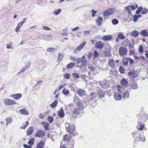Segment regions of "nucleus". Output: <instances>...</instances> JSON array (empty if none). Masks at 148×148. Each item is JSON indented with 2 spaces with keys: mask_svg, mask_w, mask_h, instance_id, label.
I'll list each match as a JSON object with an SVG mask.
<instances>
[{
  "mask_svg": "<svg viewBox=\"0 0 148 148\" xmlns=\"http://www.w3.org/2000/svg\"><path fill=\"white\" fill-rule=\"evenodd\" d=\"M65 126L67 132L71 134H73L75 129V125L73 124H71L66 122Z\"/></svg>",
  "mask_w": 148,
  "mask_h": 148,
  "instance_id": "nucleus-1",
  "label": "nucleus"
},
{
  "mask_svg": "<svg viewBox=\"0 0 148 148\" xmlns=\"http://www.w3.org/2000/svg\"><path fill=\"white\" fill-rule=\"evenodd\" d=\"M116 10L114 8H110L104 12L103 14L104 16H106L112 14Z\"/></svg>",
  "mask_w": 148,
  "mask_h": 148,
  "instance_id": "nucleus-2",
  "label": "nucleus"
},
{
  "mask_svg": "<svg viewBox=\"0 0 148 148\" xmlns=\"http://www.w3.org/2000/svg\"><path fill=\"white\" fill-rule=\"evenodd\" d=\"M100 84V87L103 89H106L109 87V81L107 80L101 81Z\"/></svg>",
  "mask_w": 148,
  "mask_h": 148,
  "instance_id": "nucleus-3",
  "label": "nucleus"
},
{
  "mask_svg": "<svg viewBox=\"0 0 148 148\" xmlns=\"http://www.w3.org/2000/svg\"><path fill=\"white\" fill-rule=\"evenodd\" d=\"M3 101L5 105H12L16 103V102L14 100L8 98L4 99Z\"/></svg>",
  "mask_w": 148,
  "mask_h": 148,
  "instance_id": "nucleus-4",
  "label": "nucleus"
},
{
  "mask_svg": "<svg viewBox=\"0 0 148 148\" xmlns=\"http://www.w3.org/2000/svg\"><path fill=\"white\" fill-rule=\"evenodd\" d=\"M119 53L121 56H124L127 53V50L126 48L121 47L119 49Z\"/></svg>",
  "mask_w": 148,
  "mask_h": 148,
  "instance_id": "nucleus-5",
  "label": "nucleus"
},
{
  "mask_svg": "<svg viewBox=\"0 0 148 148\" xmlns=\"http://www.w3.org/2000/svg\"><path fill=\"white\" fill-rule=\"evenodd\" d=\"M86 44V42H84L80 45L78 46L74 51L75 53H77L78 52L80 51L84 47Z\"/></svg>",
  "mask_w": 148,
  "mask_h": 148,
  "instance_id": "nucleus-6",
  "label": "nucleus"
},
{
  "mask_svg": "<svg viewBox=\"0 0 148 148\" xmlns=\"http://www.w3.org/2000/svg\"><path fill=\"white\" fill-rule=\"evenodd\" d=\"M45 133L41 130H39L37 131L35 134L36 137H43L45 135Z\"/></svg>",
  "mask_w": 148,
  "mask_h": 148,
  "instance_id": "nucleus-7",
  "label": "nucleus"
},
{
  "mask_svg": "<svg viewBox=\"0 0 148 148\" xmlns=\"http://www.w3.org/2000/svg\"><path fill=\"white\" fill-rule=\"evenodd\" d=\"M89 98L92 99H93L95 102H96L97 100L98 99V97L97 94L95 92L91 93L89 96Z\"/></svg>",
  "mask_w": 148,
  "mask_h": 148,
  "instance_id": "nucleus-8",
  "label": "nucleus"
},
{
  "mask_svg": "<svg viewBox=\"0 0 148 148\" xmlns=\"http://www.w3.org/2000/svg\"><path fill=\"white\" fill-rule=\"evenodd\" d=\"M103 44L101 41L97 42L95 44V47L100 49H102L103 48Z\"/></svg>",
  "mask_w": 148,
  "mask_h": 148,
  "instance_id": "nucleus-9",
  "label": "nucleus"
},
{
  "mask_svg": "<svg viewBox=\"0 0 148 148\" xmlns=\"http://www.w3.org/2000/svg\"><path fill=\"white\" fill-rule=\"evenodd\" d=\"M22 94L21 93L15 94L11 95L10 97H13V98L18 100L22 97Z\"/></svg>",
  "mask_w": 148,
  "mask_h": 148,
  "instance_id": "nucleus-10",
  "label": "nucleus"
},
{
  "mask_svg": "<svg viewBox=\"0 0 148 148\" xmlns=\"http://www.w3.org/2000/svg\"><path fill=\"white\" fill-rule=\"evenodd\" d=\"M114 99L116 100H120L122 98V97L119 92H117L114 93Z\"/></svg>",
  "mask_w": 148,
  "mask_h": 148,
  "instance_id": "nucleus-11",
  "label": "nucleus"
},
{
  "mask_svg": "<svg viewBox=\"0 0 148 148\" xmlns=\"http://www.w3.org/2000/svg\"><path fill=\"white\" fill-rule=\"evenodd\" d=\"M121 83L122 86L127 87L128 85V83L127 81L125 79H123L121 81Z\"/></svg>",
  "mask_w": 148,
  "mask_h": 148,
  "instance_id": "nucleus-12",
  "label": "nucleus"
},
{
  "mask_svg": "<svg viewBox=\"0 0 148 148\" xmlns=\"http://www.w3.org/2000/svg\"><path fill=\"white\" fill-rule=\"evenodd\" d=\"M58 115L61 118H62L64 117L65 113L62 109H61L58 112Z\"/></svg>",
  "mask_w": 148,
  "mask_h": 148,
  "instance_id": "nucleus-13",
  "label": "nucleus"
},
{
  "mask_svg": "<svg viewBox=\"0 0 148 148\" xmlns=\"http://www.w3.org/2000/svg\"><path fill=\"white\" fill-rule=\"evenodd\" d=\"M112 38V36L110 35H105L103 37L102 39L105 41H109L111 40Z\"/></svg>",
  "mask_w": 148,
  "mask_h": 148,
  "instance_id": "nucleus-14",
  "label": "nucleus"
},
{
  "mask_svg": "<svg viewBox=\"0 0 148 148\" xmlns=\"http://www.w3.org/2000/svg\"><path fill=\"white\" fill-rule=\"evenodd\" d=\"M104 92L101 89H100L98 91V95L99 98L101 99L104 97Z\"/></svg>",
  "mask_w": 148,
  "mask_h": 148,
  "instance_id": "nucleus-15",
  "label": "nucleus"
},
{
  "mask_svg": "<svg viewBox=\"0 0 148 148\" xmlns=\"http://www.w3.org/2000/svg\"><path fill=\"white\" fill-rule=\"evenodd\" d=\"M19 111L21 114L24 115H28L29 114L28 112L25 109L23 108L20 109L19 110Z\"/></svg>",
  "mask_w": 148,
  "mask_h": 148,
  "instance_id": "nucleus-16",
  "label": "nucleus"
},
{
  "mask_svg": "<svg viewBox=\"0 0 148 148\" xmlns=\"http://www.w3.org/2000/svg\"><path fill=\"white\" fill-rule=\"evenodd\" d=\"M141 35L144 36H148V32L147 30L146 29L142 30L140 32Z\"/></svg>",
  "mask_w": 148,
  "mask_h": 148,
  "instance_id": "nucleus-17",
  "label": "nucleus"
},
{
  "mask_svg": "<svg viewBox=\"0 0 148 148\" xmlns=\"http://www.w3.org/2000/svg\"><path fill=\"white\" fill-rule=\"evenodd\" d=\"M109 65L112 68H114L115 66V62L113 59H110L108 62Z\"/></svg>",
  "mask_w": 148,
  "mask_h": 148,
  "instance_id": "nucleus-18",
  "label": "nucleus"
},
{
  "mask_svg": "<svg viewBox=\"0 0 148 148\" xmlns=\"http://www.w3.org/2000/svg\"><path fill=\"white\" fill-rule=\"evenodd\" d=\"M41 124L43 125L45 130H48L49 129V124L48 123L45 122H42L41 123Z\"/></svg>",
  "mask_w": 148,
  "mask_h": 148,
  "instance_id": "nucleus-19",
  "label": "nucleus"
},
{
  "mask_svg": "<svg viewBox=\"0 0 148 148\" xmlns=\"http://www.w3.org/2000/svg\"><path fill=\"white\" fill-rule=\"evenodd\" d=\"M103 20V18L101 17H98V18L96 21V23L98 26H99L101 24V22Z\"/></svg>",
  "mask_w": 148,
  "mask_h": 148,
  "instance_id": "nucleus-20",
  "label": "nucleus"
},
{
  "mask_svg": "<svg viewBox=\"0 0 148 148\" xmlns=\"http://www.w3.org/2000/svg\"><path fill=\"white\" fill-rule=\"evenodd\" d=\"M33 129L32 127H31L28 128L27 131V135H31L33 131Z\"/></svg>",
  "mask_w": 148,
  "mask_h": 148,
  "instance_id": "nucleus-21",
  "label": "nucleus"
},
{
  "mask_svg": "<svg viewBox=\"0 0 148 148\" xmlns=\"http://www.w3.org/2000/svg\"><path fill=\"white\" fill-rule=\"evenodd\" d=\"M77 106L79 109L82 110L84 108V106L83 105V103L81 101H79L77 103Z\"/></svg>",
  "mask_w": 148,
  "mask_h": 148,
  "instance_id": "nucleus-22",
  "label": "nucleus"
},
{
  "mask_svg": "<svg viewBox=\"0 0 148 148\" xmlns=\"http://www.w3.org/2000/svg\"><path fill=\"white\" fill-rule=\"evenodd\" d=\"M6 121V126L9 124H10L12 121V119L11 117H7L5 119Z\"/></svg>",
  "mask_w": 148,
  "mask_h": 148,
  "instance_id": "nucleus-23",
  "label": "nucleus"
},
{
  "mask_svg": "<svg viewBox=\"0 0 148 148\" xmlns=\"http://www.w3.org/2000/svg\"><path fill=\"white\" fill-rule=\"evenodd\" d=\"M77 93L80 96L83 97L85 95V92L84 90L80 89L77 91Z\"/></svg>",
  "mask_w": 148,
  "mask_h": 148,
  "instance_id": "nucleus-24",
  "label": "nucleus"
},
{
  "mask_svg": "<svg viewBox=\"0 0 148 148\" xmlns=\"http://www.w3.org/2000/svg\"><path fill=\"white\" fill-rule=\"evenodd\" d=\"M75 64V63L74 62H71L66 66V68L68 69L72 68L74 66Z\"/></svg>",
  "mask_w": 148,
  "mask_h": 148,
  "instance_id": "nucleus-25",
  "label": "nucleus"
},
{
  "mask_svg": "<svg viewBox=\"0 0 148 148\" xmlns=\"http://www.w3.org/2000/svg\"><path fill=\"white\" fill-rule=\"evenodd\" d=\"M130 95L129 92L128 91H126L124 92L123 97L124 99H127Z\"/></svg>",
  "mask_w": 148,
  "mask_h": 148,
  "instance_id": "nucleus-26",
  "label": "nucleus"
},
{
  "mask_svg": "<svg viewBox=\"0 0 148 148\" xmlns=\"http://www.w3.org/2000/svg\"><path fill=\"white\" fill-rule=\"evenodd\" d=\"M29 68V66L28 65H26L24 66L22 68L21 71L18 73V74L21 73H23L25 70Z\"/></svg>",
  "mask_w": 148,
  "mask_h": 148,
  "instance_id": "nucleus-27",
  "label": "nucleus"
},
{
  "mask_svg": "<svg viewBox=\"0 0 148 148\" xmlns=\"http://www.w3.org/2000/svg\"><path fill=\"white\" fill-rule=\"evenodd\" d=\"M138 31L135 30L133 31L131 33V34L132 36L134 37H137L138 35Z\"/></svg>",
  "mask_w": 148,
  "mask_h": 148,
  "instance_id": "nucleus-28",
  "label": "nucleus"
},
{
  "mask_svg": "<svg viewBox=\"0 0 148 148\" xmlns=\"http://www.w3.org/2000/svg\"><path fill=\"white\" fill-rule=\"evenodd\" d=\"M111 54L110 51L108 49H106L105 51L104 55L105 56H109Z\"/></svg>",
  "mask_w": 148,
  "mask_h": 148,
  "instance_id": "nucleus-29",
  "label": "nucleus"
},
{
  "mask_svg": "<svg viewBox=\"0 0 148 148\" xmlns=\"http://www.w3.org/2000/svg\"><path fill=\"white\" fill-rule=\"evenodd\" d=\"M141 16V15H136L134 14L133 16V21L134 22H136L138 19L140 18Z\"/></svg>",
  "mask_w": 148,
  "mask_h": 148,
  "instance_id": "nucleus-30",
  "label": "nucleus"
},
{
  "mask_svg": "<svg viewBox=\"0 0 148 148\" xmlns=\"http://www.w3.org/2000/svg\"><path fill=\"white\" fill-rule=\"evenodd\" d=\"M45 143L43 141H41L37 144L36 146V148H43V146Z\"/></svg>",
  "mask_w": 148,
  "mask_h": 148,
  "instance_id": "nucleus-31",
  "label": "nucleus"
},
{
  "mask_svg": "<svg viewBox=\"0 0 148 148\" xmlns=\"http://www.w3.org/2000/svg\"><path fill=\"white\" fill-rule=\"evenodd\" d=\"M129 61V58H124L122 60V62L123 64L125 65H126L128 64V61Z\"/></svg>",
  "mask_w": 148,
  "mask_h": 148,
  "instance_id": "nucleus-32",
  "label": "nucleus"
},
{
  "mask_svg": "<svg viewBox=\"0 0 148 148\" xmlns=\"http://www.w3.org/2000/svg\"><path fill=\"white\" fill-rule=\"evenodd\" d=\"M129 43L128 40V39H126L124 40L122 44L123 46L127 47V46Z\"/></svg>",
  "mask_w": 148,
  "mask_h": 148,
  "instance_id": "nucleus-33",
  "label": "nucleus"
},
{
  "mask_svg": "<svg viewBox=\"0 0 148 148\" xmlns=\"http://www.w3.org/2000/svg\"><path fill=\"white\" fill-rule=\"evenodd\" d=\"M58 102L57 101H55L53 103H51L50 105V107L52 108H55L56 107L58 104Z\"/></svg>",
  "mask_w": 148,
  "mask_h": 148,
  "instance_id": "nucleus-34",
  "label": "nucleus"
},
{
  "mask_svg": "<svg viewBox=\"0 0 148 148\" xmlns=\"http://www.w3.org/2000/svg\"><path fill=\"white\" fill-rule=\"evenodd\" d=\"M62 10L61 9H58L55 10L54 11V13L56 15L59 14L61 12Z\"/></svg>",
  "mask_w": 148,
  "mask_h": 148,
  "instance_id": "nucleus-35",
  "label": "nucleus"
},
{
  "mask_svg": "<svg viewBox=\"0 0 148 148\" xmlns=\"http://www.w3.org/2000/svg\"><path fill=\"white\" fill-rule=\"evenodd\" d=\"M57 50V49L54 48H49L47 49V51L49 52L53 53Z\"/></svg>",
  "mask_w": 148,
  "mask_h": 148,
  "instance_id": "nucleus-36",
  "label": "nucleus"
},
{
  "mask_svg": "<svg viewBox=\"0 0 148 148\" xmlns=\"http://www.w3.org/2000/svg\"><path fill=\"white\" fill-rule=\"evenodd\" d=\"M118 37L121 39H124L125 38V37L123 35L122 33H120L118 34Z\"/></svg>",
  "mask_w": 148,
  "mask_h": 148,
  "instance_id": "nucleus-37",
  "label": "nucleus"
},
{
  "mask_svg": "<svg viewBox=\"0 0 148 148\" xmlns=\"http://www.w3.org/2000/svg\"><path fill=\"white\" fill-rule=\"evenodd\" d=\"M144 127V125L141 123H139V126H138V129L140 131L142 130Z\"/></svg>",
  "mask_w": 148,
  "mask_h": 148,
  "instance_id": "nucleus-38",
  "label": "nucleus"
},
{
  "mask_svg": "<svg viewBox=\"0 0 148 148\" xmlns=\"http://www.w3.org/2000/svg\"><path fill=\"white\" fill-rule=\"evenodd\" d=\"M63 58V56L62 54H61L60 53H59L58 54V59L59 62L61 61L62 60Z\"/></svg>",
  "mask_w": 148,
  "mask_h": 148,
  "instance_id": "nucleus-39",
  "label": "nucleus"
},
{
  "mask_svg": "<svg viewBox=\"0 0 148 148\" xmlns=\"http://www.w3.org/2000/svg\"><path fill=\"white\" fill-rule=\"evenodd\" d=\"M148 12V9L145 8H142V14H145L147 13Z\"/></svg>",
  "mask_w": 148,
  "mask_h": 148,
  "instance_id": "nucleus-40",
  "label": "nucleus"
},
{
  "mask_svg": "<svg viewBox=\"0 0 148 148\" xmlns=\"http://www.w3.org/2000/svg\"><path fill=\"white\" fill-rule=\"evenodd\" d=\"M70 74L69 73L65 74L63 75V77L65 79H69L70 78Z\"/></svg>",
  "mask_w": 148,
  "mask_h": 148,
  "instance_id": "nucleus-41",
  "label": "nucleus"
},
{
  "mask_svg": "<svg viewBox=\"0 0 148 148\" xmlns=\"http://www.w3.org/2000/svg\"><path fill=\"white\" fill-rule=\"evenodd\" d=\"M47 119L49 123L51 124L53 121L54 119L52 116H49L48 117Z\"/></svg>",
  "mask_w": 148,
  "mask_h": 148,
  "instance_id": "nucleus-42",
  "label": "nucleus"
},
{
  "mask_svg": "<svg viewBox=\"0 0 148 148\" xmlns=\"http://www.w3.org/2000/svg\"><path fill=\"white\" fill-rule=\"evenodd\" d=\"M62 93L65 95L69 94V92L68 90L64 89L62 90Z\"/></svg>",
  "mask_w": 148,
  "mask_h": 148,
  "instance_id": "nucleus-43",
  "label": "nucleus"
},
{
  "mask_svg": "<svg viewBox=\"0 0 148 148\" xmlns=\"http://www.w3.org/2000/svg\"><path fill=\"white\" fill-rule=\"evenodd\" d=\"M131 88L133 89H136L138 88L136 82H133V84L132 85Z\"/></svg>",
  "mask_w": 148,
  "mask_h": 148,
  "instance_id": "nucleus-44",
  "label": "nucleus"
},
{
  "mask_svg": "<svg viewBox=\"0 0 148 148\" xmlns=\"http://www.w3.org/2000/svg\"><path fill=\"white\" fill-rule=\"evenodd\" d=\"M34 138H31L28 142V144L29 145H32L34 144Z\"/></svg>",
  "mask_w": 148,
  "mask_h": 148,
  "instance_id": "nucleus-45",
  "label": "nucleus"
},
{
  "mask_svg": "<svg viewBox=\"0 0 148 148\" xmlns=\"http://www.w3.org/2000/svg\"><path fill=\"white\" fill-rule=\"evenodd\" d=\"M131 8L133 10H134L138 8V5L137 4H134L132 5H130Z\"/></svg>",
  "mask_w": 148,
  "mask_h": 148,
  "instance_id": "nucleus-46",
  "label": "nucleus"
},
{
  "mask_svg": "<svg viewBox=\"0 0 148 148\" xmlns=\"http://www.w3.org/2000/svg\"><path fill=\"white\" fill-rule=\"evenodd\" d=\"M142 7L141 6L139 8H138L136 11L135 12L136 14H139L140 12L142 10Z\"/></svg>",
  "mask_w": 148,
  "mask_h": 148,
  "instance_id": "nucleus-47",
  "label": "nucleus"
},
{
  "mask_svg": "<svg viewBox=\"0 0 148 148\" xmlns=\"http://www.w3.org/2000/svg\"><path fill=\"white\" fill-rule=\"evenodd\" d=\"M87 62L86 60H84L82 61L81 62V66H85L87 65Z\"/></svg>",
  "mask_w": 148,
  "mask_h": 148,
  "instance_id": "nucleus-48",
  "label": "nucleus"
},
{
  "mask_svg": "<svg viewBox=\"0 0 148 148\" xmlns=\"http://www.w3.org/2000/svg\"><path fill=\"white\" fill-rule=\"evenodd\" d=\"M139 138L140 139V140L141 141H145V137L143 135H140Z\"/></svg>",
  "mask_w": 148,
  "mask_h": 148,
  "instance_id": "nucleus-49",
  "label": "nucleus"
},
{
  "mask_svg": "<svg viewBox=\"0 0 148 148\" xmlns=\"http://www.w3.org/2000/svg\"><path fill=\"white\" fill-rule=\"evenodd\" d=\"M29 124V122L27 121H26L25 124L23 126H21L20 128L21 129H25Z\"/></svg>",
  "mask_w": 148,
  "mask_h": 148,
  "instance_id": "nucleus-50",
  "label": "nucleus"
},
{
  "mask_svg": "<svg viewBox=\"0 0 148 148\" xmlns=\"http://www.w3.org/2000/svg\"><path fill=\"white\" fill-rule=\"evenodd\" d=\"M72 75L74 78L78 79L79 78V76L77 73H74L72 74Z\"/></svg>",
  "mask_w": 148,
  "mask_h": 148,
  "instance_id": "nucleus-51",
  "label": "nucleus"
},
{
  "mask_svg": "<svg viewBox=\"0 0 148 148\" xmlns=\"http://www.w3.org/2000/svg\"><path fill=\"white\" fill-rule=\"evenodd\" d=\"M118 21L116 19H114L112 21V23L113 25H116L118 23Z\"/></svg>",
  "mask_w": 148,
  "mask_h": 148,
  "instance_id": "nucleus-52",
  "label": "nucleus"
},
{
  "mask_svg": "<svg viewBox=\"0 0 148 148\" xmlns=\"http://www.w3.org/2000/svg\"><path fill=\"white\" fill-rule=\"evenodd\" d=\"M139 51L141 53H142L143 52V46L140 45L139 46L138 48Z\"/></svg>",
  "mask_w": 148,
  "mask_h": 148,
  "instance_id": "nucleus-53",
  "label": "nucleus"
},
{
  "mask_svg": "<svg viewBox=\"0 0 148 148\" xmlns=\"http://www.w3.org/2000/svg\"><path fill=\"white\" fill-rule=\"evenodd\" d=\"M117 88L118 90L120 92H121L123 90V88L120 85H118L117 87Z\"/></svg>",
  "mask_w": 148,
  "mask_h": 148,
  "instance_id": "nucleus-54",
  "label": "nucleus"
},
{
  "mask_svg": "<svg viewBox=\"0 0 148 148\" xmlns=\"http://www.w3.org/2000/svg\"><path fill=\"white\" fill-rule=\"evenodd\" d=\"M119 70L120 72L121 73H124L125 70L124 68L122 66H121L120 67Z\"/></svg>",
  "mask_w": 148,
  "mask_h": 148,
  "instance_id": "nucleus-55",
  "label": "nucleus"
},
{
  "mask_svg": "<svg viewBox=\"0 0 148 148\" xmlns=\"http://www.w3.org/2000/svg\"><path fill=\"white\" fill-rule=\"evenodd\" d=\"M42 29L45 30L47 31V30H50L51 29L49 27L47 26H44L42 27Z\"/></svg>",
  "mask_w": 148,
  "mask_h": 148,
  "instance_id": "nucleus-56",
  "label": "nucleus"
},
{
  "mask_svg": "<svg viewBox=\"0 0 148 148\" xmlns=\"http://www.w3.org/2000/svg\"><path fill=\"white\" fill-rule=\"evenodd\" d=\"M98 53L97 51H94V56L95 58H96L98 57Z\"/></svg>",
  "mask_w": 148,
  "mask_h": 148,
  "instance_id": "nucleus-57",
  "label": "nucleus"
},
{
  "mask_svg": "<svg viewBox=\"0 0 148 148\" xmlns=\"http://www.w3.org/2000/svg\"><path fill=\"white\" fill-rule=\"evenodd\" d=\"M92 13V16L93 17H94L96 13L97 12V11H95L94 10H91Z\"/></svg>",
  "mask_w": 148,
  "mask_h": 148,
  "instance_id": "nucleus-58",
  "label": "nucleus"
},
{
  "mask_svg": "<svg viewBox=\"0 0 148 148\" xmlns=\"http://www.w3.org/2000/svg\"><path fill=\"white\" fill-rule=\"evenodd\" d=\"M25 21H23L21 22H20L18 23L17 26H18L20 28L23 25Z\"/></svg>",
  "mask_w": 148,
  "mask_h": 148,
  "instance_id": "nucleus-59",
  "label": "nucleus"
},
{
  "mask_svg": "<svg viewBox=\"0 0 148 148\" xmlns=\"http://www.w3.org/2000/svg\"><path fill=\"white\" fill-rule=\"evenodd\" d=\"M77 58L76 57H74L73 56H71L70 57V59L73 61H76V60H77Z\"/></svg>",
  "mask_w": 148,
  "mask_h": 148,
  "instance_id": "nucleus-60",
  "label": "nucleus"
},
{
  "mask_svg": "<svg viewBox=\"0 0 148 148\" xmlns=\"http://www.w3.org/2000/svg\"><path fill=\"white\" fill-rule=\"evenodd\" d=\"M138 134V132H133L132 134L133 136V137H137V134Z\"/></svg>",
  "mask_w": 148,
  "mask_h": 148,
  "instance_id": "nucleus-61",
  "label": "nucleus"
},
{
  "mask_svg": "<svg viewBox=\"0 0 148 148\" xmlns=\"http://www.w3.org/2000/svg\"><path fill=\"white\" fill-rule=\"evenodd\" d=\"M13 47L11 45V43L10 44H7V49H12Z\"/></svg>",
  "mask_w": 148,
  "mask_h": 148,
  "instance_id": "nucleus-62",
  "label": "nucleus"
},
{
  "mask_svg": "<svg viewBox=\"0 0 148 148\" xmlns=\"http://www.w3.org/2000/svg\"><path fill=\"white\" fill-rule=\"evenodd\" d=\"M69 137L67 135H64V136L63 139L65 141H67L69 140Z\"/></svg>",
  "mask_w": 148,
  "mask_h": 148,
  "instance_id": "nucleus-63",
  "label": "nucleus"
},
{
  "mask_svg": "<svg viewBox=\"0 0 148 148\" xmlns=\"http://www.w3.org/2000/svg\"><path fill=\"white\" fill-rule=\"evenodd\" d=\"M89 69L91 71H94L95 70V68L92 66H90L89 67Z\"/></svg>",
  "mask_w": 148,
  "mask_h": 148,
  "instance_id": "nucleus-64",
  "label": "nucleus"
}]
</instances>
